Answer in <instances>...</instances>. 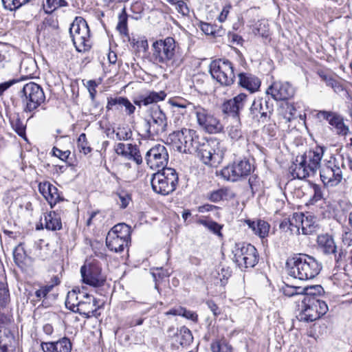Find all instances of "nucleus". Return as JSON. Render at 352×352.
Segmentation results:
<instances>
[{
  "mask_svg": "<svg viewBox=\"0 0 352 352\" xmlns=\"http://www.w3.org/2000/svg\"><path fill=\"white\" fill-rule=\"evenodd\" d=\"M151 51V60L160 67L173 69L183 62L180 47L173 37L168 36L155 41Z\"/></svg>",
  "mask_w": 352,
  "mask_h": 352,
  "instance_id": "1",
  "label": "nucleus"
},
{
  "mask_svg": "<svg viewBox=\"0 0 352 352\" xmlns=\"http://www.w3.org/2000/svg\"><path fill=\"white\" fill-rule=\"evenodd\" d=\"M322 264L314 257L306 254H297L287 259V274L301 280L314 278L321 271Z\"/></svg>",
  "mask_w": 352,
  "mask_h": 352,
  "instance_id": "2",
  "label": "nucleus"
},
{
  "mask_svg": "<svg viewBox=\"0 0 352 352\" xmlns=\"http://www.w3.org/2000/svg\"><path fill=\"white\" fill-rule=\"evenodd\" d=\"M344 168V158L342 155L331 156L320 169V179L324 185L327 187L338 185L343 178L342 169Z\"/></svg>",
  "mask_w": 352,
  "mask_h": 352,
  "instance_id": "3",
  "label": "nucleus"
},
{
  "mask_svg": "<svg viewBox=\"0 0 352 352\" xmlns=\"http://www.w3.org/2000/svg\"><path fill=\"white\" fill-rule=\"evenodd\" d=\"M178 182V174L172 168H162L153 174L151 180L153 191L162 195H168L175 191Z\"/></svg>",
  "mask_w": 352,
  "mask_h": 352,
  "instance_id": "4",
  "label": "nucleus"
},
{
  "mask_svg": "<svg viewBox=\"0 0 352 352\" xmlns=\"http://www.w3.org/2000/svg\"><path fill=\"white\" fill-rule=\"evenodd\" d=\"M194 153L206 165L217 166L224 157V151L219 146V143L201 138L197 144Z\"/></svg>",
  "mask_w": 352,
  "mask_h": 352,
  "instance_id": "5",
  "label": "nucleus"
},
{
  "mask_svg": "<svg viewBox=\"0 0 352 352\" xmlns=\"http://www.w3.org/2000/svg\"><path fill=\"white\" fill-rule=\"evenodd\" d=\"M168 140L179 152L192 153L200 138L195 130L182 128L170 133Z\"/></svg>",
  "mask_w": 352,
  "mask_h": 352,
  "instance_id": "6",
  "label": "nucleus"
},
{
  "mask_svg": "<svg viewBox=\"0 0 352 352\" xmlns=\"http://www.w3.org/2000/svg\"><path fill=\"white\" fill-rule=\"evenodd\" d=\"M131 227L122 223L114 226L106 237V245L109 250L122 252L131 243Z\"/></svg>",
  "mask_w": 352,
  "mask_h": 352,
  "instance_id": "7",
  "label": "nucleus"
},
{
  "mask_svg": "<svg viewBox=\"0 0 352 352\" xmlns=\"http://www.w3.org/2000/svg\"><path fill=\"white\" fill-rule=\"evenodd\" d=\"M232 260L239 267H253L258 262V254L255 247L250 243H237L232 248Z\"/></svg>",
  "mask_w": 352,
  "mask_h": 352,
  "instance_id": "8",
  "label": "nucleus"
},
{
  "mask_svg": "<svg viewBox=\"0 0 352 352\" xmlns=\"http://www.w3.org/2000/svg\"><path fill=\"white\" fill-rule=\"evenodd\" d=\"M69 34L78 51L85 52L89 50L90 31L87 21L83 18L76 17L70 25Z\"/></svg>",
  "mask_w": 352,
  "mask_h": 352,
  "instance_id": "9",
  "label": "nucleus"
},
{
  "mask_svg": "<svg viewBox=\"0 0 352 352\" xmlns=\"http://www.w3.org/2000/svg\"><path fill=\"white\" fill-rule=\"evenodd\" d=\"M20 97L24 104V111L30 113L36 110L45 100L42 87L33 82L23 86L20 91Z\"/></svg>",
  "mask_w": 352,
  "mask_h": 352,
  "instance_id": "10",
  "label": "nucleus"
},
{
  "mask_svg": "<svg viewBox=\"0 0 352 352\" xmlns=\"http://www.w3.org/2000/svg\"><path fill=\"white\" fill-rule=\"evenodd\" d=\"M327 311L328 307L324 301L307 296L302 299V309L298 318L300 321L313 322L324 315Z\"/></svg>",
  "mask_w": 352,
  "mask_h": 352,
  "instance_id": "11",
  "label": "nucleus"
},
{
  "mask_svg": "<svg viewBox=\"0 0 352 352\" xmlns=\"http://www.w3.org/2000/svg\"><path fill=\"white\" fill-rule=\"evenodd\" d=\"M192 112L196 116L197 124L206 132L216 134L223 131V125L210 111L197 104L193 106Z\"/></svg>",
  "mask_w": 352,
  "mask_h": 352,
  "instance_id": "12",
  "label": "nucleus"
},
{
  "mask_svg": "<svg viewBox=\"0 0 352 352\" xmlns=\"http://www.w3.org/2000/svg\"><path fill=\"white\" fill-rule=\"evenodd\" d=\"M210 72L212 77L221 85L230 86L235 80V74L232 63L227 59H217L210 64Z\"/></svg>",
  "mask_w": 352,
  "mask_h": 352,
  "instance_id": "13",
  "label": "nucleus"
},
{
  "mask_svg": "<svg viewBox=\"0 0 352 352\" xmlns=\"http://www.w3.org/2000/svg\"><path fill=\"white\" fill-rule=\"evenodd\" d=\"M253 169L248 160L243 159L234 161L221 170L222 177L231 182H236L249 176Z\"/></svg>",
  "mask_w": 352,
  "mask_h": 352,
  "instance_id": "14",
  "label": "nucleus"
},
{
  "mask_svg": "<svg viewBox=\"0 0 352 352\" xmlns=\"http://www.w3.org/2000/svg\"><path fill=\"white\" fill-rule=\"evenodd\" d=\"M167 127V118L165 113L157 105L151 109V119L145 124V129L148 137H155L165 132Z\"/></svg>",
  "mask_w": 352,
  "mask_h": 352,
  "instance_id": "15",
  "label": "nucleus"
},
{
  "mask_svg": "<svg viewBox=\"0 0 352 352\" xmlns=\"http://www.w3.org/2000/svg\"><path fill=\"white\" fill-rule=\"evenodd\" d=\"M168 157L166 146L164 144H156L146 152L144 160L150 168L155 170L166 168Z\"/></svg>",
  "mask_w": 352,
  "mask_h": 352,
  "instance_id": "16",
  "label": "nucleus"
},
{
  "mask_svg": "<svg viewBox=\"0 0 352 352\" xmlns=\"http://www.w3.org/2000/svg\"><path fill=\"white\" fill-rule=\"evenodd\" d=\"M80 274L82 282L94 287L103 285L106 281L105 276L102 274L101 266L96 261L82 265Z\"/></svg>",
  "mask_w": 352,
  "mask_h": 352,
  "instance_id": "17",
  "label": "nucleus"
},
{
  "mask_svg": "<svg viewBox=\"0 0 352 352\" xmlns=\"http://www.w3.org/2000/svg\"><path fill=\"white\" fill-rule=\"evenodd\" d=\"M266 94L276 101L287 100L294 96L295 88L288 82L275 81L267 89Z\"/></svg>",
  "mask_w": 352,
  "mask_h": 352,
  "instance_id": "18",
  "label": "nucleus"
},
{
  "mask_svg": "<svg viewBox=\"0 0 352 352\" xmlns=\"http://www.w3.org/2000/svg\"><path fill=\"white\" fill-rule=\"evenodd\" d=\"M272 111L273 106L270 105L268 100L258 98L253 101L250 109V114L252 119L258 122H265L270 118Z\"/></svg>",
  "mask_w": 352,
  "mask_h": 352,
  "instance_id": "19",
  "label": "nucleus"
},
{
  "mask_svg": "<svg viewBox=\"0 0 352 352\" xmlns=\"http://www.w3.org/2000/svg\"><path fill=\"white\" fill-rule=\"evenodd\" d=\"M318 118H323L336 129V134L346 136L349 133V128L344 122V118L339 114L326 111H320L317 113Z\"/></svg>",
  "mask_w": 352,
  "mask_h": 352,
  "instance_id": "20",
  "label": "nucleus"
},
{
  "mask_svg": "<svg viewBox=\"0 0 352 352\" xmlns=\"http://www.w3.org/2000/svg\"><path fill=\"white\" fill-rule=\"evenodd\" d=\"M324 148L316 146L314 150L306 151L303 155H300L305 160V164L311 176H314L318 169L320 168L321 160L324 155Z\"/></svg>",
  "mask_w": 352,
  "mask_h": 352,
  "instance_id": "21",
  "label": "nucleus"
},
{
  "mask_svg": "<svg viewBox=\"0 0 352 352\" xmlns=\"http://www.w3.org/2000/svg\"><path fill=\"white\" fill-rule=\"evenodd\" d=\"M248 96L245 94H239L232 99L224 102L221 106L222 112L224 114L231 115L235 120L239 119V111L245 105Z\"/></svg>",
  "mask_w": 352,
  "mask_h": 352,
  "instance_id": "22",
  "label": "nucleus"
},
{
  "mask_svg": "<svg viewBox=\"0 0 352 352\" xmlns=\"http://www.w3.org/2000/svg\"><path fill=\"white\" fill-rule=\"evenodd\" d=\"M80 294V304L78 305V308L76 309L77 313L80 315H84L87 318L90 317L97 311L99 305H97L96 299L89 295V294L83 292H79Z\"/></svg>",
  "mask_w": 352,
  "mask_h": 352,
  "instance_id": "23",
  "label": "nucleus"
},
{
  "mask_svg": "<svg viewBox=\"0 0 352 352\" xmlns=\"http://www.w3.org/2000/svg\"><path fill=\"white\" fill-rule=\"evenodd\" d=\"M122 108H124V111L128 116H131L135 111V107L127 98L116 96L107 98L106 109L108 111L113 109L122 111Z\"/></svg>",
  "mask_w": 352,
  "mask_h": 352,
  "instance_id": "24",
  "label": "nucleus"
},
{
  "mask_svg": "<svg viewBox=\"0 0 352 352\" xmlns=\"http://www.w3.org/2000/svg\"><path fill=\"white\" fill-rule=\"evenodd\" d=\"M306 166H307L305 164V160L298 155L289 167V173L294 179H303L311 177V175L308 170V167Z\"/></svg>",
  "mask_w": 352,
  "mask_h": 352,
  "instance_id": "25",
  "label": "nucleus"
},
{
  "mask_svg": "<svg viewBox=\"0 0 352 352\" xmlns=\"http://www.w3.org/2000/svg\"><path fill=\"white\" fill-rule=\"evenodd\" d=\"M239 76V85L253 93L257 91L261 86L260 80L250 73H240Z\"/></svg>",
  "mask_w": 352,
  "mask_h": 352,
  "instance_id": "26",
  "label": "nucleus"
},
{
  "mask_svg": "<svg viewBox=\"0 0 352 352\" xmlns=\"http://www.w3.org/2000/svg\"><path fill=\"white\" fill-rule=\"evenodd\" d=\"M296 218H297V222L300 223V229L303 234H311L316 231L317 225L312 216H305L304 214L300 213L296 214Z\"/></svg>",
  "mask_w": 352,
  "mask_h": 352,
  "instance_id": "27",
  "label": "nucleus"
},
{
  "mask_svg": "<svg viewBox=\"0 0 352 352\" xmlns=\"http://www.w3.org/2000/svg\"><path fill=\"white\" fill-rule=\"evenodd\" d=\"M227 133L233 144L236 142L241 144L245 142L239 119L235 120L233 124L228 126Z\"/></svg>",
  "mask_w": 352,
  "mask_h": 352,
  "instance_id": "28",
  "label": "nucleus"
},
{
  "mask_svg": "<svg viewBox=\"0 0 352 352\" xmlns=\"http://www.w3.org/2000/svg\"><path fill=\"white\" fill-rule=\"evenodd\" d=\"M318 248L325 254L336 253V245L334 240L331 235L327 234H321L318 236L317 239Z\"/></svg>",
  "mask_w": 352,
  "mask_h": 352,
  "instance_id": "29",
  "label": "nucleus"
},
{
  "mask_svg": "<svg viewBox=\"0 0 352 352\" xmlns=\"http://www.w3.org/2000/svg\"><path fill=\"white\" fill-rule=\"evenodd\" d=\"M245 222L253 232L261 238H264L268 235L270 226L267 222L261 219L256 221L247 219Z\"/></svg>",
  "mask_w": 352,
  "mask_h": 352,
  "instance_id": "30",
  "label": "nucleus"
},
{
  "mask_svg": "<svg viewBox=\"0 0 352 352\" xmlns=\"http://www.w3.org/2000/svg\"><path fill=\"white\" fill-rule=\"evenodd\" d=\"M166 96V94L163 91L160 92L151 91L147 96H142L138 100H134V103L139 107L142 105L147 106L164 100Z\"/></svg>",
  "mask_w": 352,
  "mask_h": 352,
  "instance_id": "31",
  "label": "nucleus"
},
{
  "mask_svg": "<svg viewBox=\"0 0 352 352\" xmlns=\"http://www.w3.org/2000/svg\"><path fill=\"white\" fill-rule=\"evenodd\" d=\"M45 227L49 230L56 231L62 228L60 214L57 211L50 212L44 215Z\"/></svg>",
  "mask_w": 352,
  "mask_h": 352,
  "instance_id": "32",
  "label": "nucleus"
},
{
  "mask_svg": "<svg viewBox=\"0 0 352 352\" xmlns=\"http://www.w3.org/2000/svg\"><path fill=\"white\" fill-rule=\"evenodd\" d=\"M234 197L233 192L228 188H221L210 192L208 198L210 201L217 203L221 200H228Z\"/></svg>",
  "mask_w": 352,
  "mask_h": 352,
  "instance_id": "33",
  "label": "nucleus"
},
{
  "mask_svg": "<svg viewBox=\"0 0 352 352\" xmlns=\"http://www.w3.org/2000/svg\"><path fill=\"white\" fill-rule=\"evenodd\" d=\"M44 198L49 203L51 208H53L56 204L64 201V198L60 195L58 188L52 184V189L47 190Z\"/></svg>",
  "mask_w": 352,
  "mask_h": 352,
  "instance_id": "34",
  "label": "nucleus"
},
{
  "mask_svg": "<svg viewBox=\"0 0 352 352\" xmlns=\"http://www.w3.org/2000/svg\"><path fill=\"white\" fill-rule=\"evenodd\" d=\"M193 340L191 331L186 327L180 328L179 333L176 336V341L182 346H186L189 345Z\"/></svg>",
  "mask_w": 352,
  "mask_h": 352,
  "instance_id": "35",
  "label": "nucleus"
},
{
  "mask_svg": "<svg viewBox=\"0 0 352 352\" xmlns=\"http://www.w3.org/2000/svg\"><path fill=\"white\" fill-rule=\"evenodd\" d=\"M36 69V63L32 59L24 60L20 65V71L26 78H32Z\"/></svg>",
  "mask_w": 352,
  "mask_h": 352,
  "instance_id": "36",
  "label": "nucleus"
},
{
  "mask_svg": "<svg viewBox=\"0 0 352 352\" xmlns=\"http://www.w3.org/2000/svg\"><path fill=\"white\" fill-rule=\"evenodd\" d=\"M128 15L126 8H124L118 15V22L116 29L126 37H129V30L127 26Z\"/></svg>",
  "mask_w": 352,
  "mask_h": 352,
  "instance_id": "37",
  "label": "nucleus"
},
{
  "mask_svg": "<svg viewBox=\"0 0 352 352\" xmlns=\"http://www.w3.org/2000/svg\"><path fill=\"white\" fill-rule=\"evenodd\" d=\"M318 74L321 80L329 87H331L335 91H339L342 89L340 84L331 75L326 74L323 71L318 72Z\"/></svg>",
  "mask_w": 352,
  "mask_h": 352,
  "instance_id": "38",
  "label": "nucleus"
},
{
  "mask_svg": "<svg viewBox=\"0 0 352 352\" xmlns=\"http://www.w3.org/2000/svg\"><path fill=\"white\" fill-rule=\"evenodd\" d=\"M80 304V294H76L75 290L69 292L67 294L66 300H65V306L67 309L72 311L73 312H77L76 310L78 308L77 305Z\"/></svg>",
  "mask_w": 352,
  "mask_h": 352,
  "instance_id": "39",
  "label": "nucleus"
},
{
  "mask_svg": "<svg viewBox=\"0 0 352 352\" xmlns=\"http://www.w3.org/2000/svg\"><path fill=\"white\" fill-rule=\"evenodd\" d=\"M126 157L134 161L138 165L141 164L143 162L140 151L135 144H128V151Z\"/></svg>",
  "mask_w": 352,
  "mask_h": 352,
  "instance_id": "40",
  "label": "nucleus"
},
{
  "mask_svg": "<svg viewBox=\"0 0 352 352\" xmlns=\"http://www.w3.org/2000/svg\"><path fill=\"white\" fill-rule=\"evenodd\" d=\"M14 263L20 267H23L27 264L28 259L23 247H16L13 252Z\"/></svg>",
  "mask_w": 352,
  "mask_h": 352,
  "instance_id": "41",
  "label": "nucleus"
},
{
  "mask_svg": "<svg viewBox=\"0 0 352 352\" xmlns=\"http://www.w3.org/2000/svg\"><path fill=\"white\" fill-rule=\"evenodd\" d=\"M67 2L65 0H46V4L43 3L41 6L45 10V13L51 14L53 11L60 7L67 6Z\"/></svg>",
  "mask_w": 352,
  "mask_h": 352,
  "instance_id": "42",
  "label": "nucleus"
},
{
  "mask_svg": "<svg viewBox=\"0 0 352 352\" xmlns=\"http://www.w3.org/2000/svg\"><path fill=\"white\" fill-rule=\"evenodd\" d=\"M4 337L0 336V352H9L8 347L14 342V337L11 331L6 330Z\"/></svg>",
  "mask_w": 352,
  "mask_h": 352,
  "instance_id": "43",
  "label": "nucleus"
},
{
  "mask_svg": "<svg viewBox=\"0 0 352 352\" xmlns=\"http://www.w3.org/2000/svg\"><path fill=\"white\" fill-rule=\"evenodd\" d=\"M72 343L69 338L63 337L55 342V352H72Z\"/></svg>",
  "mask_w": 352,
  "mask_h": 352,
  "instance_id": "44",
  "label": "nucleus"
},
{
  "mask_svg": "<svg viewBox=\"0 0 352 352\" xmlns=\"http://www.w3.org/2000/svg\"><path fill=\"white\" fill-rule=\"evenodd\" d=\"M198 223L203 225L204 227L208 228L210 232L214 233V234H217L218 236H221V230L222 228V226L217 223V222L209 220V219H200L198 220Z\"/></svg>",
  "mask_w": 352,
  "mask_h": 352,
  "instance_id": "45",
  "label": "nucleus"
},
{
  "mask_svg": "<svg viewBox=\"0 0 352 352\" xmlns=\"http://www.w3.org/2000/svg\"><path fill=\"white\" fill-rule=\"evenodd\" d=\"M31 0H1L3 8L10 11H16Z\"/></svg>",
  "mask_w": 352,
  "mask_h": 352,
  "instance_id": "46",
  "label": "nucleus"
},
{
  "mask_svg": "<svg viewBox=\"0 0 352 352\" xmlns=\"http://www.w3.org/2000/svg\"><path fill=\"white\" fill-rule=\"evenodd\" d=\"M116 195L117 197L116 198V203L122 209L126 208L131 201V195L124 190L117 192Z\"/></svg>",
  "mask_w": 352,
  "mask_h": 352,
  "instance_id": "47",
  "label": "nucleus"
},
{
  "mask_svg": "<svg viewBox=\"0 0 352 352\" xmlns=\"http://www.w3.org/2000/svg\"><path fill=\"white\" fill-rule=\"evenodd\" d=\"M210 348L212 352H232V348L225 340H216L213 341Z\"/></svg>",
  "mask_w": 352,
  "mask_h": 352,
  "instance_id": "48",
  "label": "nucleus"
},
{
  "mask_svg": "<svg viewBox=\"0 0 352 352\" xmlns=\"http://www.w3.org/2000/svg\"><path fill=\"white\" fill-rule=\"evenodd\" d=\"M112 133H116L117 140H128L132 137V131L128 127H118L116 131L113 130Z\"/></svg>",
  "mask_w": 352,
  "mask_h": 352,
  "instance_id": "49",
  "label": "nucleus"
},
{
  "mask_svg": "<svg viewBox=\"0 0 352 352\" xmlns=\"http://www.w3.org/2000/svg\"><path fill=\"white\" fill-rule=\"evenodd\" d=\"M77 147L80 153L85 155L91 152V148L89 146L85 133H81L77 140Z\"/></svg>",
  "mask_w": 352,
  "mask_h": 352,
  "instance_id": "50",
  "label": "nucleus"
},
{
  "mask_svg": "<svg viewBox=\"0 0 352 352\" xmlns=\"http://www.w3.org/2000/svg\"><path fill=\"white\" fill-rule=\"evenodd\" d=\"M10 302V294L6 283L0 282V307H6Z\"/></svg>",
  "mask_w": 352,
  "mask_h": 352,
  "instance_id": "51",
  "label": "nucleus"
},
{
  "mask_svg": "<svg viewBox=\"0 0 352 352\" xmlns=\"http://www.w3.org/2000/svg\"><path fill=\"white\" fill-rule=\"evenodd\" d=\"M168 102L172 107H178L182 109L188 108L191 111L192 107L196 106L195 104L185 100L179 98H171L169 100Z\"/></svg>",
  "mask_w": 352,
  "mask_h": 352,
  "instance_id": "52",
  "label": "nucleus"
},
{
  "mask_svg": "<svg viewBox=\"0 0 352 352\" xmlns=\"http://www.w3.org/2000/svg\"><path fill=\"white\" fill-rule=\"evenodd\" d=\"M11 323V316L5 313L0 312V336L4 337L5 331H10L8 325Z\"/></svg>",
  "mask_w": 352,
  "mask_h": 352,
  "instance_id": "53",
  "label": "nucleus"
},
{
  "mask_svg": "<svg viewBox=\"0 0 352 352\" xmlns=\"http://www.w3.org/2000/svg\"><path fill=\"white\" fill-rule=\"evenodd\" d=\"M306 295L302 296V298L310 296L312 298H317V295H320L324 292L323 288L321 285H316L310 287H305Z\"/></svg>",
  "mask_w": 352,
  "mask_h": 352,
  "instance_id": "54",
  "label": "nucleus"
},
{
  "mask_svg": "<svg viewBox=\"0 0 352 352\" xmlns=\"http://www.w3.org/2000/svg\"><path fill=\"white\" fill-rule=\"evenodd\" d=\"M13 129L21 137L25 136V126L19 118L11 122Z\"/></svg>",
  "mask_w": 352,
  "mask_h": 352,
  "instance_id": "55",
  "label": "nucleus"
},
{
  "mask_svg": "<svg viewBox=\"0 0 352 352\" xmlns=\"http://www.w3.org/2000/svg\"><path fill=\"white\" fill-rule=\"evenodd\" d=\"M230 276L231 272L229 269L222 267L220 271H217V275L215 277L220 281L221 285H225Z\"/></svg>",
  "mask_w": 352,
  "mask_h": 352,
  "instance_id": "56",
  "label": "nucleus"
},
{
  "mask_svg": "<svg viewBox=\"0 0 352 352\" xmlns=\"http://www.w3.org/2000/svg\"><path fill=\"white\" fill-rule=\"evenodd\" d=\"M313 190H314V195L310 199V202L311 204H314L318 201L321 200L323 197L322 191L321 190V188L317 185L314 184L313 186Z\"/></svg>",
  "mask_w": 352,
  "mask_h": 352,
  "instance_id": "57",
  "label": "nucleus"
},
{
  "mask_svg": "<svg viewBox=\"0 0 352 352\" xmlns=\"http://www.w3.org/2000/svg\"><path fill=\"white\" fill-rule=\"evenodd\" d=\"M52 153V155L58 157L62 161H66L71 153L69 150L63 151L55 146L53 147Z\"/></svg>",
  "mask_w": 352,
  "mask_h": 352,
  "instance_id": "58",
  "label": "nucleus"
},
{
  "mask_svg": "<svg viewBox=\"0 0 352 352\" xmlns=\"http://www.w3.org/2000/svg\"><path fill=\"white\" fill-rule=\"evenodd\" d=\"M199 27L206 35H214L215 33L216 28L210 23L201 22Z\"/></svg>",
  "mask_w": 352,
  "mask_h": 352,
  "instance_id": "59",
  "label": "nucleus"
},
{
  "mask_svg": "<svg viewBox=\"0 0 352 352\" xmlns=\"http://www.w3.org/2000/svg\"><path fill=\"white\" fill-rule=\"evenodd\" d=\"M296 118V108L294 105H287V112L284 116L287 122H291L292 120Z\"/></svg>",
  "mask_w": 352,
  "mask_h": 352,
  "instance_id": "60",
  "label": "nucleus"
},
{
  "mask_svg": "<svg viewBox=\"0 0 352 352\" xmlns=\"http://www.w3.org/2000/svg\"><path fill=\"white\" fill-rule=\"evenodd\" d=\"M175 6L179 13H181L183 15L188 14L189 10L186 3L184 1L178 0Z\"/></svg>",
  "mask_w": 352,
  "mask_h": 352,
  "instance_id": "61",
  "label": "nucleus"
},
{
  "mask_svg": "<svg viewBox=\"0 0 352 352\" xmlns=\"http://www.w3.org/2000/svg\"><path fill=\"white\" fill-rule=\"evenodd\" d=\"M98 86L97 83L94 80H89L87 82V87L90 95V98L92 100H94L96 94V88Z\"/></svg>",
  "mask_w": 352,
  "mask_h": 352,
  "instance_id": "62",
  "label": "nucleus"
},
{
  "mask_svg": "<svg viewBox=\"0 0 352 352\" xmlns=\"http://www.w3.org/2000/svg\"><path fill=\"white\" fill-rule=\"evenodd\" d=\"M206 305L210 309V310L212 312L214 316L216 318L221 315V309L217 306L216 303H214L212 300H208L206 302Z\"/></svg>",
  "mask_w": 352,
  "mask_h": 352,
  "instance_id": "63",
  "label": "nucleus"
},
{
  "mask_svg": "<svg viewBox=\"0 0 352 352\" xmlns=\"http://www.w3.org/2000/svg\"><path fill=\"white\" fill-rule=\"evenodd\" d=\"M115 151L118 155L126 157L128 151V144H124L123 143L117 144L115 146Z\"/></svg>",
  "mask_w": 352,
  "mask_h": 352,
  "instance_id": "64",
  "label": "nucleus"
}]
</instances>
